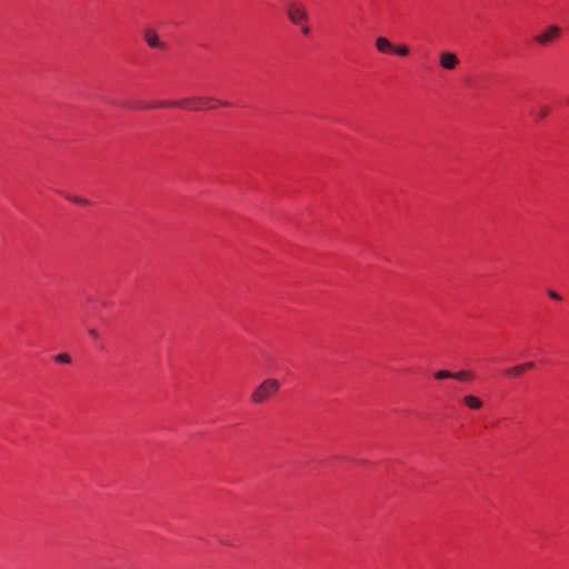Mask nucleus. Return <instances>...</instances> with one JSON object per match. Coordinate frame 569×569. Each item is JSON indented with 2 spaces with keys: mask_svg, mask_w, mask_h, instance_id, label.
<instances>
[{
  "mask_svg": "<svg viewBox=\"0 0 569 569\" xmlns=\"http://www.w3.org/2000/svg\"><path fill=\"white\" fill-rule=\"evenodd\" d=\"M281 382L273 378H267L256 386L250 392V401L260 406L272 399L280 390Z\"/></svg>",
  "mask_w": 569,
  "mask_h": 569,
  "instance_id": "obj_1",
  "label": "nucleus"
},
{
  "mask_svg": "<svg viewBox=\"0 0 569 569\" xmlns=\"http://www.w3.org/2000/svg\"><path fill=\"white\" fill-rule=\"evenodd\" d=\"M143 38L147 44L151 48L166 49V44L159 40L158 33L153 29H146Z\"/></svg>",
  "mask_w": 569,
  "mask_h": 569,
  "instance_id": "obj_6",
  "label": "nucleus"
},
{
  "mask_svg": "<svg viewBox=\"0 0 569 569\" xmlns=\"http://www.w3.org/2000/svg\"><path fill=\"white\" fill-rule=\"evenodd\" d=\"M475 378V373L472 371L468 370H460L457 372H453L452 379L459 380V381H471Z\"/></svg>",
  "mask_w": 569,
  "mask_h": 569,
  "instance_id": "obj_10",
  "label": "nucleus"
},
{
  "mask_svg": "<svg viewBox=\"0 0 569 569\" xmlns=\"http://www.w3.org/2000/svg\"><path fill=\"white\" fill-rule=\"evenodd\" d=\"M211 98H184L178 101L172 102H158L157 107H179V108H189L191 110H203L211 109V106H208L209 101H212Z\"/></svg>",
  "mask_w": 569,
  "mask_h": 569,
  "instance_id": "obj_3",
  "label": "nucleus"
},
{
  "mask_svg": "<svg viewBox=\"0 0 569 569\" xmlns=\"http://www.w3.org/2000/svg\"><path fill=\"white\" fill-rule=\"evenodd\" d=\"M397 54L401 57H406L409 53V48L406 44H401L398 47H393V50Z\"/></svg>",
  "mask_w": 569,
  "mask_h": 569,
  "instance_id": "obj_13",
  "label": "nucleus"
},
{
  "mask_svg": "<svg viewBox=\"0 0 569 569\" xmlns=\"http://www.w3.org/2000/svg\"><path fill=\"white\" fill-rule=\"evenodd\" d=\"M148 107H149V106H147V104H142V103L138 106V108H148Z\"/></svg>",
  "mask_w": 569,
  "mask_h": 569,
  "instance_id": "obj_19",
  "label": "nucleus"
},
{
  "mask_svg": "<svg viewBox=\"0 0 569 569\" xmlns=\"http://www.w3.org/2000/svg\"><path fill=\"white\" fill-rule=\"evenodd\" d=\"M220 104H221V106H224V107H228V106H229V103H228L227 101H221V102H220Z\"/></svg>",
  "mask_w": 569,
  "mask_h": 569,
  "instance_id": "obj_18",
  "label": "nucleus"
},
{
  "mask_svg": "<svg viewBox=\"0 0 569 569\" xmlns=\"http://www.w3.org/2000/svg\"><path fill=\"white\" fill-rule=\"evenodd\" d=\"M533 367V362H525V363H521V365H517V366H513L511 368H509L507 371H506V375L508 376H511V377H519L521 376L526 370H529Z\"/></svg>",
  "mask_w": 569,
  "mask_h": 569,
  "instance_id": "obj_8",
  "label": "nucleus"
},
{
  "mask_svg": "<svg viewBox=\"0 0 569 569\" xmlns=\"http://www.w3.org/2000/svg\"><path fill=\"white\" fill-rule=\"evenodd\" d=\"M560 28L557 26H549L543 32L535 37V41L539 44L546 46L550 43L555 38L560 36Z\"/></svg>",
  "mask_w": 569,
  "mask_h": 569,
  "instance_id": "obj_4",
  "label": "nucleus"
},
{
  "mask_svg": "<svg viewBox=\"0 0 569 569\" xmlns=\"http://www.w3.org/2000/svg\"><path fill=\"white\" fill-rule=\"evenodd\" d=\"M549 113V109L548 107H540L539 110L537 111V119H542L545 117H547Z\"/></svg>",
  "mask_w": 569,
  "mask_h": 569,
  "instance_id": "obj_15",
  "label": "nucleus"
},
{
  "mask_svg": "<svg viewBox=\"0 0 569 569\" xmlns=\"http://www.w3.org/2000/svg\"><path fill=\"white\" fill-rule=\"evenodd\" d=\"M375 44L376 49L381 53H389L393 50V44L385 37H378Z\"/></svg>",
  "mask_w": 569,
  "mask_h": 569,
  "instance_id": "obj_9",
  "label": "nucleus"
},
{
  "mask_svg": "<svg viewBox=\"0 0 569 569\" xmlns=\"http://www.w3.org/2000/svg\"><path fill=\"white\" fill-rule=\"evenodd\" d=\"M439 64L445 70H455L459 64V59L456 53L450 51H441L439 53Z\"/></svg>",
  "mask_w": 569,
  "mask_h": 569,
  "instance_id": "obj_5",
  "label": "nucleus"
},
{
  "mask_svg": "<svg viewBox=\"0 0 569 569\" xmlns=\"http://www.w3.org/2000/svg\"><path fill=\"white\" fill-rule=\"evenodd\" d=\"M89 335H90L92 338H94V339H97V338H98V331H97L96 329H90V330H89Z\"/></svg>",
  "mask_w": 569,
  "mask_h": 569,
  "instance_id": "obj_17",
  "label": "nucleus"
},
{
  "mask_svg": "<svg viewBox=\"0 0 569 569\" xmlns=\"http://www.w3.org/2000/svg\"><path fill=\"white\" fill-rule=\"evenodd\" d=\"M462 401L467 408L470 410H480L483 407V401L473 395H466L462 398Z\"/></svg>",
  "mask_w": 569,
  "mask_h": 569,
  "instance_id": "obj_7",
  "label": "nucleus"
},
{
  "mask_svg": "<svg viewBox=\"0 0 569 569\" xmlns=\"http://www.w3.org/2000/svg\"><path fill=\"white\" fill-rule=\"evenodd\" d=\"M54 360L57 362H60V363H70L71 362V358L69 355L67 353H59L54 357Z\"/></svg>",
  "mask_w": 569,
  "mask_h": 569,
  "instance_id": "obj_14",
  "label": "nucleus"
},
{
  "mask_svg": "<svg viewBox=\"0 0 569 569\" xmlns=\"http://www.w3.org/2000/svg\"><path fill=\"white\" fill-rule=\"evenodd\" d=\"M66 198L73 202V203H77V204H81V206H87L89 204V201L84 198H81V197H77V196H71V194H66Z\"/></svg>",
  "mask_w": 569,
  "mask_h": 569,
  "instance_id": "obj_12",
  "label": "nucleus"
},
{
  "mask_svg": "<svg viewBox=\"0 0 569 569\" xmlns=\"http://www.w3.org/2000/svg\"><path fill=\"white\" fill-rule=\"evenodd\" d=\"M433 377L437 380L452 379L453 372H451L449 370H439V371L435 372Z\"/></svg>",
  "mask_w": 569,
  "mask_h": 569,
  "instance_id": "obj_11",
  "label": "nucleus"
},
{
  "mask_svg": "<svg viewBox=\"0 0 569 569\" xmlns=\"http://www.w3.org/2000/svg\"><path fill=\"white\" fill-rule=\"evenodd\" d=\"M287 16L292 23L300 28L305 36L310 33V28L308 26L309 14L303 4L299 2L290 3V6L287 8Z\"/></svg>",
  "mask_w": 569,
  "mask_h": 569,
  "instance_id": "obj_2",
  "label": "nucleus"
},
{
  "mask_svg": "<svg viewBox=\"0 0 569 569\" xmlns=\"http://www.w3.org/2000/svg\"><path fill=\"white\" fill-rule=\"evenodd\" d=\"M548 296L553 299V300H561V297L558 292H556L555 290H548Z\"/></svg>",
  "mask_w": 569,
  "mask_h": 569,
  "instance_id": "obj_16",
  "label": "nucleus"
}]
</instances>
